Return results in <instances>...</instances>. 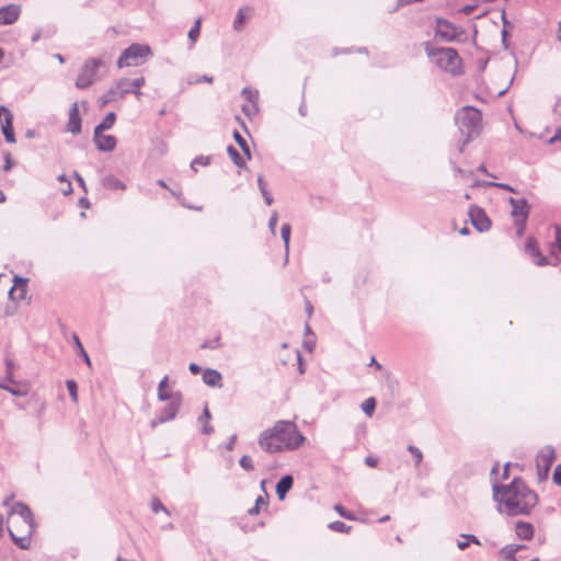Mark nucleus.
I'll use <instances>...</instances> for the list:
<instances>
[{"mask_svg": "<svg viewBox=\"0 0 561 561\" xmlns=\"http://www.w3.org/2000/svg\"><path fill=\"white\" fill-rule=\"evenodd\" d=\"M492 497L496 511L507 516H528L538 503V494L522 478H514L507 484L492 482Z\"/></svg>", "mask_w": 561, "mask_h": 561, "instance_id": "obj_1", "label": "nucleus"}, {"mask_svg": "<svg viewBox=\"0 0 561 561\" xmlns=\"http://www.w3.org/2000/svg\"><path fill=\"white\" fill-rule=\"evenodd\" d=\"M305 439L294 422L280 420L260 434L257 444L264 451L277 454L298 449Z\"/></svg>", "mask_w": 561, "mask_h": 561, "instance_id": "obj_2", "label": "nucleus"}, {"mask_svg": "<svg viewBox=\"0 0 561 561\" xmlns=\"http://www.w3.org/2000/svg\"><path fill=\"white\" fill-rule=\"evenodd\" d=\"M11 515H18L19 520L12 522V526L8 527L12 541L21 549H28L31 546V536L34 531L35 524L33 513L30 507L16 502L11 508Z\"/></svg>", "mask_w": 561, "mask_h": 561, "instance_id": "obj_3", "label": "nucleus"}, {"mask_svg": "<svg viewBox=\"0 0 561 561\" xmlns=\"http://www.w3.org/2000/svg\"><path fill=\"white\" fill-rule=\"evenodd\" d=\"M427 57L440 70L458 76L462 72V60L458 51L453 47H433L430 43L425 44Z\"/></svg>", "mask_w": 561, "mask_h": 561, "instance_id": "obj_4", "label": "nucleus"}, {"mask_svg": "<svg viewBox=\"0 0 561 561\" xmlns=\"http://www.w3.org/2000/svg\"><path fill=\"white\" fill-rule=\"evenodd\" d=\"M144 84V77H139L134 80L121 79L116 82L115 87L111 88L107 92H105L103 95L99 98V106L103 108L114 101L124 99L128 93H133L137 98H140V95L142 94L140 88Z\"/></svg>", "mask_w": 561, "mask_h": 561, "instance_id": "obj_5", "label": "nucleus"}, {"mask_svg": "<svg viewBox=\"0 0 561 561\" xmlns=\"http://www.w3.org/2000/svg\"><path fill=\"white\" fill-rule=\"evenodd\" d=\"M455 121L463 136L473 138L480 133L482 114L473 106H463L457 111Z\"/></svg>", "mask_w": 561, "mask_h": 561, "instance_id": "obj_6", "label": "nucleus"}, {"mask_svg": "<svg viewBox=\"0 0 561 561\" xmlns=\"http://www.w3.org/2000/svg\"><path fill=\"white\" fill-rule=\"evenodd\" d=\"M151 55V49L148 45L142 44H131L127 48H125L121 56L117 59V67H130L138 66L141 62V59Z\"/></svg>", "mask_w": 561, "mask_h": 561, "instance_id": "obj_7", "label": "nucleus"}, {"mask_svg": "<svg viewBox=\"0 0 561 561\" xmlns=\"http://www.w3.org/2000/svg\"><path fill=\"white\" fill-rule=\"evenodd\" d=\"M101 66H103V61L99 58L87 59L82 65L77 77L75 83L76 88L84 90L91 87L95 81H98V72Z\"/></svg>", "mask_w": 561, "mask_h": 561, "instance_id": "obj_8", "label": "nucleus"}, {"mask_svg": "<svg viewBox=\"0 0 561 561\" xmlns=\"http://www.w3.org/2000/svg\"><path fill=\"white\" fill-rule=\"evenodd\" d=\"M508 203L512 206V216L515 218L516 225V234L518 237L523 236L526 228V221L529 214V206L525 198H508Z\"/></svg>", "mask_w": 561, "mask_h": 561, "instance_id": "obj_9", "label": "nucleus"}, {"mask_svg": "<svg viewBox=\"0 0 561 561\" xmlns=\"http://www.w3.org/2000/svg\"><path fill=\"white\" fill-rule=\"evenodd\" d=\"M435 35L445 42H458L465 35V31L457 27L448 20L438 18L436 19Z\"/></svg>", "mask_w": 561, "mask_h": 561, "instance_id": "obj_10", "label": "nucleus"}, {"mask_svg": "<svg viewBox=\"0 0 561 561\" xmlns=\"http://www.w3.org/2000/svg\"><path fill=\"white\" fill-rule=\"evenodd\" d=\"M556 459V451L552 446L542 447L537 455V473L540 480L548 477L549 470Z\"/></svg>", "mask_w": 561, "mask_h": 561, "instance_id": "obj_11", "label": "nucleus"}, {"mask_svg": "<svg viewBox=\"0 0 561 561\" xmlns=\"http://www.w3.org/2000/svg\"><path fill=\"white\" fill-rule=\"evenodd\" d=\"M0 123L1 131L4 136L5 141L9 144H14L15 134L13 129V114L4 105H0Z\"/></svg>", "mask_w": 561, "mask_h": 561, "instance_id": "obj_12", "label": "nucleus"}, {"mask_svg": "<svg viewBox=\"0 0 561 561\" xmlns=\"http://www.w3.org/2000/svg\"><path fill=\"white\" fill-rule=\"evenodd\" d=\"M469 217L471 220L472 226L479 231V232H485L489 231L491 228V220L486 216L484 209H482L479 206H471L469 209Z\"/></svg>", "mask_w": 561, "mask_h": 561, "instance_id": "obj_13", "label": "nucleus"}, {"mask_svg": "<svg viewBox=\"0 0 561 561\" xmlns=\"http://www.w3.org/2000/svg\"><path fill=\"white\" fill-rule=\"evenodd\" d=\"M182 404V394L181 392L173 393L172 398L170 399L169 404H167L158 415L162 417V421L165 423L168 421L173 420Z\"/></svg>", "mask_w": 561, "mask_h": 561, "instance_id": "obj_14", "label": "nucleus"}, {"mask_svg": "<svg viewBox=\"0 0 561 561\" xmlns=\"http://www.w3.org/2000/svg\"><path fill=\"white\" fill-rule=\"evenodd\" d=\"M526 549L525 545H506L502 548V553L507 561H539L538 557L528 558L526 554H517Z\"/></svg>", "mask_w": 561, "mask_h": 561, "instance_id": "obj_15", "label": "nucleus"}, {"mask_svg": "<svg viewBox=\"0 0 561 561\" xmlns=\"http://www.w3.org/2000/svg\"><path fill=\"white\" fill-rule=\"evenodd\" d=\"M14 285L8 293L9 299L12 301H21L25 298L28 279L19 275L13 278Z\"/></svg>", "mask_w": 561, "mask_h": 561, "instance_id": "obj_16", "label": "nucleus"}, {"mask_svg": "<svg viewBox=\"0 0 561 561\" xmlns=\"http://www.w3.org/2000/svg\"><path fill=\"white\" fill-rule=\"evenodd\" d=\"M21 14V7L19 4H8L0 8V25H11L18 21Z\"/></svg>", "mask_w": 561, "mask_h": 561, "instance_id": "obj_17", "label": "nucleus"}, {"mask_svg": "<svg viewBox=\"0 0 561 561\" xmlns=\"http://www.w3.org/2000/svg\"><path fill=\"white\" fill-rule=\"evenodd\" d=\"M93 142L98 150L103 152L113 151L117 145V140L114 136L103 135V133H98L96 135V130L93 131Z\"/></svg>", "mask_w": 561, "mask_h": 561, "instance_id": "obj_18", "label": "nucleus"}, {"mask_svg": "<svg viewBox=\"0 0 561 561\" xmlns=\"http://www.w3.org/2000/svg\"><path fill=\"white\" fill-rule=\"evenodd\" d=\"M525 251L535 260V264L538 266H545L548 264V260L539 250L538 242L536 239L529 237L525 243Z\"/></svg>", "mask_w": 561, "mask_h": 561, "instance_id": "obj_19", "label": "nucleus"}, {"mask_svg": "<svg viewBox=\"0 0 561 561\" xmlns=\"http://www.w3.org/2000/svg\"><path fill=\"white\" fill-rule=\"evenodd\" d=\"M81 117L79 113L78 103L75 102L69 111V121L67 124V130L73 135H78L81 133Z\"/></svg>", "mask_w": 561, "mask_h": 561, "instance_id": "obj_20", "label": "nucleus"}, {"mask_svg": "<svg viewBox=\"0 0 561 561\" xmlns=\"http://www.w3.org/2000/svg\"><path fill=\"white\" fill-rule=\"evenodd\" d=\"M252 11L251 7H242L238 10L232 24L234 31H242L245 22L251 19Z\"/></svg>", "mask_w": 561, "mask_h": 561, "instance_id": "obj_21", "label": "nucleus"}, {"mask_svg": "<svg viewBox=\"0 0 561 561\" xmlns=\"http://www.w3.org/2000/svg\"><path fill=\"white\" fill-rule=\"evenodd\" d=\"M294 478L290 474H285L276 483V494L279 500H284L286 494L293 488Z\"/></svg>", "mask_w": 561, "mask_h": 561, "instance_id": "obj_22", "label": "nucleus"}, {"mask_svg": "<svg viewBox=\"0 0 561 561\" xmlns=\"http://www.w3.org/2000/svg\"><path fill=\"white\" fill-rule=\"evenodd\" d=\"M516 536L523 540H529L534 536V526L528 522L518 520L515 525Z\"/></svg>", "mask_w": 561, "mask_h": 561, "instance_id": "obj_23", "label": "nucleus"}, {"mask_svg": "<svg viewBox=\"0 0 561 561\" xmlns=\"http://www.w3.org/2000/svg\"><path fill=\"white\" fill-rule=\"evenodd\" d=\"M221 374L216 369L207 368L203 373V381L209 387H221Z\"/></svg>", "mask_w": 561, "mask_h": 561, "instance_id": "obj_24", "label": "nucleus"}, {"mask_svg": "<svg viewBox=\"0 0 561 561\" xmlns=\"http://www.w3.org/2000/svg\"><path fill=\"white\" fill-rule=\"evenodd\" d=\"M102 185L104 188L111 190V191L126 190V184L114 175H107V176L103 178Z\"/></svg>", "mask_w": 561, "mask_h": 561, "instance_id": "obj_25", "label": "nucleus"}, {"mask_svg": "<svg viewBox=\"0 0 561 561\" xmlns=\"http://www.w3.org/2000/svg\"><path fill=\"white\" fill-rule=\"evenodd\" d=\"M0 389L7 390L8 392L15 397H24L27 394L26 385L15 383L13 381H11V385L1 382Z\"/></svg>", "mask_w": 561, "mask_h": 561, "instance_id": "obj_26", "label": "nucleus"}, {"mask_svg": "<svg viewBox=\"0 0 561 561\" xmlns=\"http://www.w3.org/2000/svg\"><path fill=\"white\" fill-rule=\"evenodd\" d=\"M211 419L210 411L206 405L202 415L198 417V423L203 424L201 432L204 435H210L214 432V427L209 424V420Z\"/></svg>", "mask_w": 561, "mask_h": 561, "instance_id": "obj_27", "label": "nucleus"}, {"mask_svg": "<svg viewBox=\"0 0 561 561\" xmlns=\"http://www.w3.org/2000/svg\"><path fill=\"white\" fill-rule=\"evenodd\" d=\"M241 94H242V96L245 98V100L248 102H250L252 104V108H253L254 113H257L259 112V106H257L259 91L255 89H252L250 87H245L242 89Z\"/></svg>", "mask_w": 561, "mask_h": 561, "instance_id": "obj_28", "label": "nucleus"}, {"mask_svg": "<svg viewBox=\"0 0 561 561\" xmlns=\"http://www.w3.org/2000/svg\"><path fill=\"white\" fill-rule=\"evenodd\" d=\"M115 121H116V114L114 112H110L102 119V122L94 127V130H96V134L103 133L104 130H108L113 127V125L115 124Z\"/></svg>", "mask_w": 561, "mask_h": 561, "instance_id": "obj_29", "label": "nucleus"}, {"mask_svg": "<svg viewBox=\"0 0 561 561\" xmlns=\"http://www.w3.org/2000/svg\"><path fill=\"white\" fill-rule=\"evenodd\" d=\"M554 241L551 243L550 253L553 256L561 254V227L554 226Z\"/></svg>", "mask_w": 561, "mask_h": 561, "instance_id": "obj_30", "label": "nucleus"}, {"mask_svg": "<svg viewBox=\"0 0 561 561\" xmlns=\"http://www.w3.org/2000/svg\"><path fill=\"white\" fill-rule=\"evenodd\" d=\"M227 153L229 154L230 159L237 167H239V168L245 167L244 159L240 156L239 151L232 145H229L227 147Z\"/></svg>", "mask_w": 561, "mask_h": 561, "instance_id": "obj_31", "label": "nucleus"}, {"mask_svg": "<svg viewBox=\"0 0 561 561\" xmlns=\"http://www.w3.org/2000/svg\"><path fill=\"white\" fill-rule=\"evenodd\" d=\"M168 380H169V377L168 376H164L161 381L159 382L158 385V399L160 401H168L172 398L173 394H170L165 388H167V385H168Z\"/></svg>", "mask_w": 561, "mask_h": 561, "instance_id": "obj_32", "label": "nucleus"}, {"mask_svg": "<svg viewBox=\"0 0 561 561\" xmlns=\"http://www.w3.org/2000/svg\"><path fill=\"white\" fill-rule=\"evenodd\" d=\"M201 23H202V19L198 18L193 26L191 27V30L188 31V39L191 42V48L194 46V44L196 43V41L198 39L199 35H201Z\"/></svg>", "mask_w": 561, "mask_h": 561, "instance_id": "obj_33", "label": "nucleus"}, {"mask_svg": "<svg viewBox=\"0 0 561 561\" xmlns=\"http://www.w3.org/2000/svg\"><path fill=\"white\" fill-rule=\"evenodd\" d=\"M233 138H234L236 142L239 145V147L241 148L244 156L248 159H251V150H250V147H249L247 140L244 139V137H242V135L238 130H234Z\"/></svg>", "mask_w": 561, "mask_h": 561, "instance_id": "obj_34", "label": "nucleus"}, {"mask_svg": "<svg viewBox=\"0 0 561 561\" xmlns=\"http://www.w3.org/2000/svg\"><path fill=\"white\" fill-rule=\"evenodd\" d=\"M72 340H73L75 347L77 348L79 355L84 359V362L88 366H91V359H90L88 353L85 352V350L83 348V345L80 342V339L78 337V335L73 334Z\"/></svg>", "mask_w": 561, "mask_h": 561, "instance_id": "obj_35", "label": "nucleus"}, {"mask_svg": "<svg viewBox=\"0 0 561 561\" xmlns=\"http://www.w3.org/2000/svg\"><path fill=\"white\" fill-rule=\"evenodd\" d=\"M376 399L370 397L362 403V410L367 416H371L376 410Z\"/></svg>", "mask_w": 561, "mask_h": 561, "instance_id": "obj_36", "label": "nucleus"}, {"mask_svg": "<svg viewBox=\"0 0 561 561\" xmlns=\"http://www.w3.org/2000/svg\"><path fill=\"white\" fill-rule=\"evenodd\" d=\"M290 225L289 224H283L280 228V236L285 243V250H286V259L288 257V250H289V240H290Z\"/></svg>", "mask_w": 561, "mask_h": 561, "instance_id": "obj_37", "label": "nucleus"}, {"mask_svg": "<svg viewBox=\"0 0 561 561\" xmlns=\"http://www.w3.org/2000/svg\"><path fill=\"white\" fill-rule=\"evenodd\" d=\"M219 347H221L219 334L216 337L211 340H206L201 344V348L203 350H217Z\"/></svg>", "mask_w": 561, "mask_h": 561, "instance_id": "obj_38", "label": "nucleus"}, {"mask_svg": "<svg viewBox=\"0 0 561 561\" xmlns=\"http://www.w3.org/2000/svg\"><path fill=\"white\" fill-rule=\"evenodd\" d=\"M67 389L69 391V396L72 402H78V385L73 379H68L66 381Z\"/></svg>", "mask_w": 561, "mask_h": 561, "instance_id": "obj_39", "label": "nucleus"}, {"mask_svg": "<svg viewBox=\"0 0 561 561\" xmlns=\"http://www.w3.org/2000/svg\"><path fill=\"white\" fill-rule=\"evenodd\" d=\"M151 510L154 514L163 512L165 515H170V511L162 504V502L158 497L152 499Z\"/></svg>", "mask_w": 561, "mask_h": 561, "instance_id": "obj_40", "label": "nucleus"}, {"mask_svg": "<svg viewBox=\"0 0 561 561\" xmlns=\"http://www.w3.org/2000/svg\"><path fill=\"white\" fill-rule=\"evenodd\" d=\"M408 451L411 453V455L414 457L415 467H419L423 460V454H422L421 449L414 445H409Z\"/></svg>", "mask_w": 561, "mask_h": 561, "instance_id": "obj_41", "label": "nucleus"}, {"mask_svg": "<svg viewBox=\"0 0 561 561\" xmlns=\"http://www.w3.org/2000/svg\"><path fill=\"white\" fill-rule=\"evenodd\" d=\"M329 528L333 531L337 533H348L351 529V526H347L345 523L341 520H335L329 524Z\"/></svg>", "mask_w": 561, "mask_h": 561, "instance_id": "obj_42", "label": "nucleus"}, {"mask_svg": "<svg viewBox=\"0 0 561 561\" xmlns=\"http://www.w3.org/2000/svg\"><path fill=\"white\" fill-rule=\"evenodd\" d=\"M334 510L336 511V513H337L341 517H343V518H345V519H348V520H354V519H355L354 514H353L351 511L346 510V508H345L343 505H341V504H336V505L334 506Z\"/></svg>", "mask_w": 561, "mask_h": 561, "instance_id": "obj_43", "label": "nucleus"}, {"mask_svg": "<svg viewBox=\"0 0 561 561\" xmlns=\"http://www.w3.org/2000/svg\"><path fill=\"white\" fill-rule=\"evenodd\" d=\"M209 163H210V158L209 157H207V156H198L195 159H193V161L191 162V168H192V170L196 171V168H195L196 164L206 167Z\"/></svg>", "mask_w": 561, "mask_h": 561, "instance_id": "obj_44", "label": "nucleus"}, {"mask_svg": "<svg viewBox=\"0 0 561 561\" xmlns=\"http://www.w3.org/2000/svg\"><path fill=\"white\" fill-rule=\"evenodd\" d=\"M239 463L245 471H252L254 469L253 461L248 455L242 456L239 460Z\"/></svg>", "mask_w": 561, "mask_h": 561, "instance_id": "obj_45", "label": "nucleus"}, {"mask_svg": "<svg viewBox=\"0 0 561 561\" xmlns=\"http://www.w3.org/2000/svg\"><path fill=\"white\" fill-rule=\"evenodd\" d=\"M486 186L499 187V188H502V190H505V191H508V192H512V193H516V190L513 186H511L510 184H506V183L488 182Z\"/></svg>", "mask_w": 561, "mask_h": 561, "instance_id": "obj_46", "label": "nucleus"}, {"mask_svg": "<svg viewBox=\"0 0 561 561\" xmlns=\"http://www.w3.org/2000/svg\"><path fill=\"white\" fill-rule=\"evenodd\" d=\"M266 504L265 500L262 496H259L255 501V505L249 508V515H256L260 512V505Z\"/></svg>", "mask_w": 561, "mask_h": 561, "instance_id": "obj_47", "label": "nucleus"}, {"mask_svg": "<svg viewBox=\"0 0 561 561\" xmlns=\"http://www.w3.org/2000/svg\"><path fill=\"white\" fill-rule=\"evenodd\" d=\"M277 221H278V215L276 211H273L271 217H270V220H268V228L271 230V232L273 234H275V229H276V226H277Z\"/></svg>", "mask_w": 561, "mask_h": 561, "instance_id": "obj_48", "label": "nucleus"}, {"mask_svg": "<svg viewBox=\"0 0 561 561\" xmlns=\"http://www.w3.org/2000/svg\"><path fill=\"white\" fill-rule=\"evenodd\" d=\"M552 480L557 485L561 486V463H559L553 471Z\"/></svg>", "mask_w": 561, "mask_h": 561, "instance_id": "obj_49", "label": "nucleus"}, {"mask_svg": "<svg viewBox=\"0 0 561 561\" xmlns=\"http://www.w3.org/2000/svg\"><path fill=\"white\" fill-rule=\"evenodd\" d=\"M13 164H14V162L11 159V154L9 152H5L3 170L5 172L10 171L12 169Z\"/></svg>", "mask_w": 561, "mask_h": 561, "instance_id": "obj_50", "label": "nucleus"}, {"mask_svg": "<svg viewBox=\"0 0 561 561\" xmlns=\"http://www.w3.org/2000/svg\"><path fill=\"white\" fill-rule=\"evenodd\" d=\"M460 537L466 539V541H469V545L470 543L481 545L479 538L477 536H474V535L462 534V535H460Z\"/></svg>", "mask_w": 561, "mask_h": 561, "instance_id": "obj_51", "label": "nucleus"}, {"mask_svg": "<svg viewBox=\"0 0 561 561\" xmlns=\"http://www.w3.org/2000/svg\"><path fill=\"white\" fill-rule=\"evenodd\" d=\"M365 463L370 467V468H374L378 465V459L373 457V456H367L365 458Z\"/></svg>", "mask_w": 561, "mask_h": 561, "instance_id": "obj_52", "label": "nucleus"}, {"mask_svg": "<svg viewBox=\"0 0 561 561\" xmlns=\"http://www.w3.org/2000/svg\"><path fill=\"white\" fill-rule=\"evenodd\" d=\"M261 194H262V197L264 198L265 204L272 205L274 199H273L271 193L268 191H264V192H261Z\"/></svg>", "mask_w": 561, "mask_h": 561, "instance_id": "obj_53", "label": "nucleus"}, {"mask_svg": "<svg viewBox=\"0 0 561 561\" xmlns=\"http://www.w3.org/2000/svg\"><path fill=\"white\" fill-rule=\"evenodd\" d=\"M236 442H237V435H236V434H233V435H231V436L229 437V440H228V443L226 444V448H227L228 450H232V449H233V447H234Z\"/></svg>", "mask_w": 561, "mask_h": 561, "instance_id": "obj_54", "label": "nucleus"}, {"mask_svg": "<svg viewBox=\"0 0 561 561\" xmlns=\"http://www.w3.org/2000/svg\"><path fill=\"white\" fill-rule=\"evenodd\" d=\"M162 423H164L162 421V417L160 415H157L153 420H151L150 427L156 428L159 424H162Z\"/></svg>", "mask_w": 561, "mask_h": 561, "instance_id": "obj_55", "label": "nucleus"}, {"mask_svg": "<svg viewBox=\"0 0 561 561\" xmlns=\"http://www.w3.org/2000/svg\"><path fill=\"white\" fill-rule=\"evenodd\" d=\"M257 186H259L260 192L267 191L266 183L264 182L262 175H259V178H257Z\"/></svg>", "mask_w": 561, "mask_h": 561, "instance_id": "obj_56", "label": "nucleus"}, {"mask_svg": "<svg viewBox=\"0 0 561 561\" xmlns=\"http://www.w3.org/2000/svg\"><path fill=\"white\" fill-rule=\"evenodd\" d=\"M188 369L194 375L198 374L202 370L201 366H198L196 363H191Z\"/></svg>", "mask_w": 561, "mask_h": 561, "instance_id": "obj_57", "label": "nucleus"}, {"mask_svg": "<svg viewBox=\"0 0 561 561\" xmlns=\"http://www.w3.org/2000/svg\"><path fill=\"white\" fill-rule=\"evenodd\" d=\"M75 178L78 181L79 185L84 190V192H87V187H85L83 178L78 172H75Z\"/></svg>", "mask_w": 561, "mask_h": 561, "instance_id": "obj_58", "label": "nucleus"}, {"mask_svg": "<svg viewBox=\"0 0 561 561\" xmlns=\"http://www.w3.org/2000/svg\"><path fill=\"white\" fill-rule=\"evenodd\" d=\"M64 195H69L72 193V185L70 181H67L66 186L61 190Z\"/></svg>", "mask_w": 561, "mask_h": 561, "instance_id": "obj_59", "label": "nucleus"}, {"mask_svg": "<svg viewBox=\"0 0 561 561\" xmlns=\"http://www.w3.org/2000/svg\"><path fill=\"white\" fill-rule=\"evenodd\" d=\"M214 81V78L207 75L202 76L199 79H197L195 82H207L211 83Z\"/></svg>", "mask_w": 561, "mask_h": 561, "instance_id": "obj_60", "label": "nucleus"}, {"mask_svg": "<svg viewBox=\"0 0 561 561\" xmlns=\"http://www.w3.org/2000/svg\"><path fill=\"white\" fill-rule=\"evenodd\" d=\"M556 141H560L561 142V127L557 129L556 134L550 139V142H556Z\"/></svg>", "mask_w": 561, "mask_h": 561, "instance_id": "obj_61", "label": "nucleus"}, {"mask_svg": "<svg viewBox=\"0 0 561 561\" xmlns=\"http://www.w3.org/2000/svg\"><path fill=\"white\" fill-rule=\"evenodd\" d=\"M242 112L247 115V116H251L252 114H255L253 108H252V105L249 106V105H243L242 106Z\"/></svg>", "mask_w": 561, "mask_h": 561, "instance_id": "obj_62", "label": "nucleus"}, {"mask_svg": "<svg viewBox=\"0 0 561 561\" xmlns=\"http://www.w3.org/2000/svg\"><path fill=\"white\" fill-rule=\"evenodd\" d=\"M457 547L460 549V550H465L469 547V541H466L465 540H458L457 541Z\"/></svg>", "mask_w": 561, "mask_h": 561, "instance_id": "obj_63", "label": "nucleus"}, {"mask_svg": "<svg viewBox=\"0 0 561 561\" xmlns=\"http://www.w3.org/2000/svg\"><path fill=\"white\" fill-rule=\"evenodd\" d=\"M312 311H313L312 304L309 300H306V312L309 318L312 316Z\"/></svg>", "mask_w": 561, "mask_h": 561, "instance_id": "obj_64", "label": "nucleus"}]
</instances>
